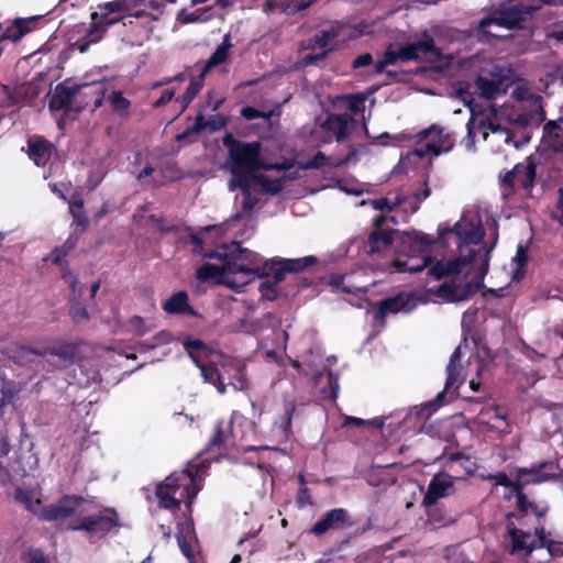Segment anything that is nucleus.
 Here are the masks:
<instances>
[{"instance_id":"obj_63","label":"nucleus","mask_w":563,"mask_h":563,"mask_svg":"<svg viewBox=\"0 0 563 563\" xmlns=\"http://www.w3.org/2000/svg\"><path fill=\"white\" fill-rule=\"evenodd\" d=\"M329 383L331 385V398H336V395H338V390H339V383H338V377L334 376L332 373L329 374Z\"/></svg>"},{"instance_id":"obj_34","label":"nucleus","mask_w":563,"mask_h":563,"mask_svg":"<svg viewBox=\"0 0 563 563\" xmlns=\"http://www.w3.org/2000/svg\"><path fill=\"white\" fill-rule=\"evenodd\" d=\"M460 347H456L455 351L452 353L450 362L446 366L448 377L445 382L444 391L450 390L455 384L462 383L461 372L455 365V362L460 358Z\"/></svg>"},{"instance_id":"obj_54","label":"nucleus","mask_w":563,"mask_h":563,"mask_svg":"<svg viewBox=\"0 0 563 563\" xmlns=\"http://www.w3.org/2000/svg\"><path fill=\"white\" fill-rule=\"evenodd\" d=\"M130 324L139 335H144L145 333L152 330V328L146 325L144 320L139 316H134L133 318H131Z\"/></svg>"},{"instance_id":"obj_15","label":"nucleus","mask_w":563,"mask_h":563,"mask_svg":"<svg viewBox=\"0 0 563 563\" xmlns=\"http://www.w3.org/2000/svg\"><path fill=\"white\" fill-rule=\"evenodd\" d=\"M366 152L367 148L365 146H355L353 144L349 146V152L345 154L338 152L325 156L322 152H318L306 166L308 168H335L343 165H355Z\"/></svg>"},{"instance_id":"obj_60","label":"nucleus","mask_w":563,"mask_h":563,"mask_svg":"<svg viewBox=\"0 0 563 563\" xmlns=\"http://www.w3.org/2000/svg\"><path fill=\"white\" fill-rule=\"evenodd\" d=\"M175 96V90L173 89H167L165 90L162 96L159 97V99H157L155 101V107H161V106H164L166 104L167 102H169Z\"/></svg>"},{"instance_id":"obj_6","label":"nucleus","mask_w":563,"mask_h":563,"mask_svg":"<svg viewBox=\"0 0 563 563\" xmlns=\"http://www.w3.org/2000/svg\"><path fill=\"white\" fill-rule=\"evenodd\" d=\"M245 365L242 361L217 355L206 367H202L201 376L206 383L214 385L219 394L227 391V385H231L235 390L246 388Z\"/></svg>"},{"instance_id":"obj_42","label":"nucleus","mask_w":563,"mask_h":563,"mask_svg":"<svg viewBox=\"0 0 563 563\" xmlns=\"http://www.w3.org/2000/svg\"><path fill=\"white\" fill-rule=\"evenodd\" d=\"M19 390L20 389L16 387V385L11 382H3L1 384L2 398L0 400V416L3 415V407L5 405L13 404Z\"/></svg>"},{"instance_id":"obj_49","label":"nucleus","mask_w":563,"mask_h":563,"mask_svg":"<svg viewBox=\"0 0 563 563\" xmlns=\"http://www.w3.org/2000/svg\"><path fill=\"white\" fill-rule=\"evenodd\" d=\"M178 545L180 548L181 553L188 559L191 560L195 555V541L187 542L183 534L177 536Z\"/></svg>"},{"instance_id":"obj_9","label":"nucleus","mask_w":563,"mask_h":563,"mask_svg":"<svg viewBox=\"0 0 563 563\" xmlns=\"http://www.w3.org/2000/svg\"><path fill=\"white\" fill-rule=\"evenodd\" d=\"M467 135L463 141L468 152H475V137L482 135L484 142L488 144L492 151L501 152L506 147H517V143L512 141V135L507 128H503L490 118L483 115H473L468 121Z\"/></svg>"},{"instance_id":"obj_43","label":"nucleus","mask_w":563,"mask_h":563,"mask_svg":"<svg viewBox=\"0 0 563 563\" xmlns=\"http://www.w3.org/2000/svg\"><path fill=\"white\" fill-rule=\"evenodd\" d=\"M544 134L549 140L553 139V141H551V145L554 148H560L563 146V130L559 124L554 122L547 123L544 125Z\"/></svg>"},{"instance_id":"obj_11","label":"nucleus","mask_w":563,"mask_h":563,"mask_svg":"<svg viewBox=\"0 0 563 563\" xmlns=\"http://www.w3.org/2000/svg\"><path fill=\"white\" fill-rule=\"evenodd\" d=\"M320 132L324 142L335 140L339 143L350 142L347 147L353 144L361 146L355 142L366 134L365 124H360L355 119L347 114L332 113L320 124Z\"/></svg>"},{"instance_id":"obj_40","label":"nucleus","mask_w":563,"mask_h":563,"mask_svg":"<svg viewBox=\"0 0 563 563\" xmlns=\"http://www.w3.org/2000/svg\"><path fill=\"white\" fill-rule=\"evenodd\" d=\"M345 30L346 27L344 26H331L330 29L323 30L321 34L316 37V44L320 48H325L333 38L341 36Z\"/></svg>"},{"instance_id":"obj_33","label":"nucleus","mask_w":563,"mask_h":563,"mask_svg":"<svg viewBox=\"0 0 563 563\" xmlns=\"http://www.w3.org/2000/svg\"><path fill=\"white\" fill-rule=\"evenodd\" d=\"M163 308L168 313H181L189 310L188 295L185 291H178L169 297L163 305Z\"/></svg>"},{"instance_id":"obj_7","label":"nucleus","mask_w":563,"mask_h":563,"mask_svg":"<svg viewBox=\"0 0 563 563\" xmlns=\"http://www.w3.org/2000/svg\"><path fill=\"white\" fill-rule=\"evenodd\" d=\"M199 492L196 479L188 471L175 472L156 486L155 495L162 508L178 510L181 501L188 507Z\"/></svg>"},{"instance_id":"obj_32","label":"nucleus","mask_w":563,"mask_h":563,"mask_svg":"<svg viewBox=\"0 0 563 563\" xmlns=\"http://www.w3.org/2000/svg\"><path fill=\"white\" fill-rule=\"evenodd\" d=\"M254 422L247 421L241 413L233 412L231 417V433L235 439H244L254 432Z\"/></svg>"},{"instance_id":"obj_39","label":"nucleus","mask_w":563,"mask_h":563,"mask_svg":"<svg viewBox=\"0 0 563 563\" xmlns=\"http://www.w3.org/2000/svg\"><path fill=\"white\" fill-rule=\"evenodd\" d=\"M32 22H33L32 20H25V19L15 20L14 24L11 27L7 29L5 37L13 42H18L26 33L30 32V25Z\"/></svg>"},{"instance_id":"obj_10","label":"nucleus","mask_w":563,"mask_h":563,"mask_svg":"<svg viewBox=\"0 0 563 563\" xmlns=\"http://www.w3.org/2000/svg\"><path fill=\"white\" fill-rule=\"evenodd\" d=\"M415 142L417 147L408 153V158L418 157L431 161L452 151L455 144V135L445 126L432 124L419 131L415 135Z\"/></svg>"},{"instance_id":"obj_23","label":"nucleus","mask_w":563,"mask_h":563,"mask_svg":"<svg viewBox=\"0 0 563 563\" xmlns=\"http://www.w3.org/2000/svg\"><path fill=\"white\" fill-rule=\"evenodd\" d=\"M416 306L417 299L411 294L401 292L395 297L383 300L375 312V318L384 319L390 313L410 312Z\"/></svg>"},{"instance_id":"obj_45","label":"nucleus","mask_w":563,"mask_h":563,"mask_svg":"<svg viewBox=\"0 0 563 563\" xmlns=\"http://www.w3.org/2000/svg\"><path fill=\"white\" fill-rule=\"evenodd\" d=\"M305 8H306V4H303V3L298 4V5H291V4L278 3L276 0H267L265 3V7H264L266 12L274 11V10L278 9L288 14H294L295 12H297L301 9H305Z\"/></svg>"},{"instance_id":"obj_14","label":"nucleus","mask_w":563,"mask_h":563,"mask_svg":"<svg viewBox=\"0 0 563 563\" xmlns=\"http://www.w3.org/2000/svg\"><path fill=\"white\" fill-rule=\"evenodd\" d=\"M247 268L236 262L227 261L223 265L205 264L197 271L198 279L202 282H213L224 284L231 288H239L244 285V280H239L238 272H250Z\"/></svg>"},{"instance_id":"obj_55","label":"nucleus","mask_w":563,"mask_h":563,"mask_svg":"<svg viewBox=\"0 0 563 563\" xmlns=\"http://www.w3.org/2000/svg\"><path fill=\"white\" fill-rule=\"evenodd\" d=\"M552 217L563 225V188L560 189V196L555 209L552 211Z\"/></svg>"},{"instance_id":"obj_37","label":"nucleus","mask_w":563,"mask_h":563,"mask_svg":"<svg viewBox=\"0 0 563 563\" xmlns=\"http://www.w3.org/2000/svg\"><path fill=\"white\" fill-rule=\"evenodd\" d=\"M11 357L22 365H29L42 358V352H37L26 346H18L12 350Z\"/></svg>"},{"instance_id":"obj_8","label":"nucleus","mask_w":563,"mask_h":563,"mask_svg":"<svg viewBox=\"0 0 563 563\" xmlns=\"http://www.w3.org/2000/svg\"><path fill=\"white\" fill-rule=\"evenodd\" d=\"M486 74H481L475 82L471 86L470 103L477 100L487 102L493 114H497V100L505 96L510 85V70L500 65H492Z\"/></svg>"},{"instance_id":"obj_59","label":"nucleus","mask_w":563,"mask_h":563,"mask_svg":"<svg viewBox=\"0 0 563 563\" xmlns=\"http://www.w3.org/2000/svg\"><path fill=\"white\" fill-rule=\"evenodd\" d=\"M172 340L173 338L167 331H161L153 338V342L154 344H157V346L167 344L172 342Z\"/></svg>"},{"instance_id":"obj_16","label":"nucleus","mask_w":563,"mask_h":563,"mask_svg":"<svg viewBox=\"0 0 563 563\" xmlns=\"http://www.w3.org/2000/svg\"><path fill=\"white\" fill-rule=\"evenodd\" d=\"M493 478L496 482V488L494 492H498V487L501 486L505 490L517 493V507L522 517L534 516L537 518H541L547 514L548 506L536 505L528 501L526 496L519 490L518 486L509 481L505 473H497Z\"/></svg>"},{"instance_id":"obj_50","label":"nucleus","mask_w":563,"mask_h":563,"mask_svg":"<svg viewBox=\"0 0 563 563\" xmlns=\"http://www.w3.org/2000/svg\"><path fill=\"white\" fill-rule=\"evenodd\" d=\"M109 102L111 107L117 111H123L129 106L128 100L122 96L120 91H113L109 97Z\"/></svg>"},{"instance_id":"obj_57","label":"nucleus","mask_w":563,"mask_h":563,"mask_svg":"<svg viewBox=\"0 0 563 563\" xmlns=\"http://www.w3.org/2000/svg\"><path fill=\"white\" fill-rule=\"evenodd\" d=\"M241 114L247 120H253L256 118H268V114L260 112L258 110H256L252 107L243 108L241 111Z\"/></svg>"},{"instance_id":"obj_64","label":"nucleus","mask_w":563,"mask_h":563,"mask_svg":"<svg viewBox=\"0 0 563 563\" xmlns=\"http://www.w3.org/2000/svg\"><path fill=\"white\" fill-rule=\"evenodd\" d=\"M212 444L220 445L225 442L223 432L220 430V426L217 427L216 434L212 437Z\"/></svg>"},{"instance_id":"obj_3","label":"nucleus","mask_w":563,"mask_h":563,"mask_svg":"<svg viewBox=\"0 0 563 563\" xmlns=\"http://www.w3.org/2000/svg\"><path fill=\"white\" fill-rule=\"evenodd\" d=\"M223 144L229 150L228 166L232 174L229 181V189L235 190L236 187H247V180L252 176H263L258 169L284 172L292 167L290 162L280 164H264L261 161V145L258 142H240L231 134L223 137Z\"/></svg>"},{"instance_id":"obj_17","label":"nucleus","mask_w":563,"mask_h":563,"mask_svg":"<svg viewBox=\"0 0 563 563\" xmlns=\"http://www.w3.org/2000/svg\"><path fill=\"white\" fill-rule=\"evenodd\" d=\"M243 192L242 208L244 211H251L257 203V198L253 196L255 191L277 194L282 189L279 179H269L265 176H252L247 180V187H239Z\"/></svg>"},{"instance_id":"obj_52","label":"nucleus","mask_w":563,"mask_h":563,"mask_svg":"<svg viewBox=\"0 0 563 563\" xmlns=\"http://www.w3.org/2000/svg\"><path fill=\"white\" fill-rule=\"evenodd\" d=\"M367 99V96L364 93H358L351 96L349 98V108L352 112L363 111L364 102Z\"/></svg>"},{"instance_id":"obj_53","label":"nucleus","mask_w":563,"mask_h":563,"mask_svg":"<svg viewBox=\"0 0 563 563\" xmlns=\"http://www.w3.org/2000/svg\"><path fill=\"white\" fill-rule=\"evenodd\" d=\"M25 563H48L44 554L38 550H29L23 555Z\"/></svg>"},{"instance_id":"obj_31","label":"nucleus","mask_w":563,"mask_h":563,"mask_svg":"<svg viewBox=\"0 0 563 563\" xmlns=\"http://www.w3.org/2000/svg\"><path fill=\"white\" fill-rule=\"evenodd\" d=\"M232 47L231 37L229 34H225L222 43L217 47L214 53L207 60L201 74L206 76L210 68L219 66L227 62L229 58L230 48Z\"/></svg>"},{"instance_id":"obj_61","label":"nucleus","mask_w":563,"mask_h":563,"mask_svg":"<svg viewBox=\"0 0 563 563\" xmlns=\"http://www.w3.org/2000/svg\"><path fill=\"white\" fill-rule=\"evenodd\" d=\"M327 54V51H323L321 53H318V54H308L306 55L302 60H301V65L302 66H306V65H310L312 63H316L320 59H322Z\"/></svg>"},{"instance_id":"obj_22","label":"nucleus","mask_w":563,"mask_h":563,"mask_svg":"<svg viewBox=\"0 0 563 563\" xmlns=\"http://www.w3.org/2000/svg\"><path fill=\"white\" fill-rule=\"evenodd\" d=\"M238 254L235 261L238 264H242L247 268H252L250 272H238L236 276L239 280H244V285L251 279L254 274L268 275L267 263H263V258L257 254L249 250H242L236 246Z\"/></svg>"},{"instance_id":"obj_62","label":"nucleus","mask_w":563,"mask_h":563,"mask_svg":"<svg viewBox=\"0 0 563 563\" xmlns=\"http://www.w3.org/2000/svg\"><path fill=\"white\" fill-rule=\"evenodd\" d=\"M385 63H388L389 65L395 64L398 59L401 60L399 56V49L394 51L391 48H388L384 56Z\"/></svg>"},{"instance_id":"obj_5","label":"nucleus","mask_w":563,"mask_h":563,"mask_svg":"<svg viewBox=\"0 0 563 563\" xmlns=\"http://www.w3.org/2000/svg\"><path fill=\"white\" fill-rule=\"evenodd\" d=\"M511 98L515 104L508 108L500 106V114L507 117L510 122L525 126L538 124L543 120L541 97L533 92L525 81H517L511 89Z\"/></svg>"},{"instance_id":"obj_19","label":"nucleus","mask_w":563,"mask_h":563,"mask_svg":"<svg viewBox=\"0 0 563 563\" xmlns=\"http://www.w3.org/2000/svg\"><path fill=\"white\" fill-rule=\"evenodd\" d=\"M440 51L434 46L432 37L424 34L419 41L409 43L399 48L401 60L427 59L435 60Z\"/></svg>"},{"instance_id":"obj_41","label":"nucleus","mask_w":563,"mask_h":563,"mask_svg":"<svg viewBox=\"0 0 563 563\" xmlns=\"http://www.w3.org/2000/svg\"><path fill=\"white\" fill-rule=\"evenodd\" d=\"M295 411V402L287 401L284 408V416L275 422L276 427L280 429V431L288 435L291 429V418Z\"/></svg>"},{"instance_id":"obj_2","label":"nucleus","mask_w":563,"mask_h":563,"mask_svg":"<svg viewBox=\"0 0 563 563\" xmlns=\"http://www.w3.org/2000/svg\"><path fill=\"white\" fill-rule=\"evenodd\" d=\"M15 498L44 520H58L76 515L78 523L69 526L71 530L103 534L117 525V514L113 510L100 509L95 503L78 496H65L48 507H42L40 498L29 490L16 489Z\"/></svg>"},{"instance_id":"obj_46","label":"nucleus","mask_w":563,"mask_h":563,"mask_svg":"<svg viewBox=\"0 0 563 563\" xmlns=\"http://www.w3.org/2000/svg\"><path fill=\"white\" fill-rule=\"evenodd\" d=\"M526 247L522 245H519L517 249L516 256L514 257L512 262L516 265V271L514 273V278L519 279L522 276L521 269L525 267L527 262V254H526Z\"/></svg>"},{"instance_id":"obj_21","label":"nucleus","mask_w":563,"mask_h":563,"mask_svg":"<svg viewBox=\"0 0 563 563\" xmlns=\"http://www.w3.org/2000/svg\"><path fill=\"white\" fill-rule=\"evenodd\" d=\"M385 221L384 216H379L374 220V230L371 232L365 244V251L368 254H376L387 250L394 242L395 232L383 229Z\"/></svg>"},{"instance_id":"obj_18","label":"nucleus","mask_w":563,"mask_h":563,"mask_svg":"<svg viewBox=\"0 0 563 563\" xmlns=\"http://www.w3.org/2000/svg\"><path fill=\"white\" fill-rule=\"evenodd\" d=\"M536 176L533 164H517L511 172L505 175L501 180L504 188L503 195L508 197L512 189L525 188L528 189L532 186Z\"/></svg>"},{"instance_id":"obj_26","label":"nucleus","mask_w":563,"mask_h":563,"mask_svg":"<svg viewBox=\"0 0 563 563\" xmlns=\"http://www.w3.org/2000/svg\"><path fill=\"white\" fill-rule=\"evenodd\" d=\"M316 258L313 256H305L301 258H284L278 261H272L273 265H278V267H272L273 269V282L274 284H278L284 279L285 272L297 273L309 265L313 264Z\"/></svg>"},{"instance_id":"obj_1","label":"nucleus","mask_w":563,"mask_h":563,"mask_svg":"<svg viewBox=\"0 0 563 563\" xmlns=\"http://www.w3.org/2000/svg\"><path fill=\"white\" fill-rule=\"evenodd\" d=\"M451 233L456 238L457 255L431 266L429 275L434 278L449 275L461 280L460 284H443L437 291L446 301L459 302L468 299L482 287L495 242L490 246L483 242V222L477 211L465 212Z\"/></svg>"},{"instance_id":"obj_38","label":"nucleus","mask_w":563,"mask_h":563,"mask_svg":"<svg viewBox=\"0 0 563 563\" xmlns=\"http://www.w3.org/2000/svg\"><path fill=\"white\" fill-rule=\"evenodd\" d=\"M406 201V197L401 194H397L394 198H379L371 200L368 203L375 209L379 211H393L398 206L402 205Z\"/></svg>"},{"instance_id":"obj_13","label":"nucleus","mask_w":563,"mask_h":563,"mask_svg":"<svg viewBox=\"0 0 563 563\" xmlns=\"http://www.w3.org/2000/svg\"><path fill=\"white\" fill-rule=\"evenodd\" d=\"M432 240L430 236L426 234L419 233H406L402 235V244L404 247L400 252L407 253L408 258L395 260L393 262V266L398 272H410L416 273L423 269L429 262V258L426 255L416 256L417 254L423 253L427 246L431 244Z\"/></svg>"},{"instance_id":"obj_48","label":"nucleus","mask_w":563,"mask_h":563,"mask_svg":"<svg viewBox=\"0 0 563 563\" xmlns=\"http://www.w3.org/2000/svg\"><path fill=\"white\" fill-rule=\"evenodd\" d=\"M92 21H93V26L90 30V32L87 34V38H88L89 43L99 42L104 33L106 27L108 26L106 24H101L99 19L92 20Z\"/></svg>"},{"instance_id":"obj_35","label":"nucleus","mask_w":563,"mask_h":563,"mask_svg":"<svg viewBox=\"0 0 563 563\" xmlns=\"http://www.w3.org/2000/svg\"><path fill=\"white\" fill-rule=\"evenodd\" d=\"M203 78L205 75L200 73L198 77L190 81L186 92L181 97L177 98V102H179L181 111H184L199 93L203 85Z\"/></svg>"},{"instance_id":"obj_51","label":"nucleus","mask_w":563,"mask_h":563,"mask_svg":"<svg viewBox=\"0 0 563 563\" xmlns=\"http://www.w3.org/2000/svg\"><path fill=\"white\" fill-rule=\"evenodd\" d=\"M275 286H276V284H274L269 280L263 282L258 288L260 292L262 295V298L267 299V300L275 299L276 295H277Z\"/></svg>"},{"instance_id":"obj_58","label":"nucleus","mask_w":563,"mask_h":563,"mask_svg":"<svg viewBox=\"0 0 563 563\" xmlns=\"http://www.w3.org/2000/svg\"><path fill=\"white\" fill-rule=\"evenodd\" d=\"M373 63L372 55L369 53H365L356 57L352 64L353 68H361L364 66H368Z\"/></svg>"},{"instance_id":"obj_29","label":"nucleus","mask_w":563,"mask_h":563,"mask_svg":"<svg viewBox=\"0 0 563 563\" xmlns=\"http://www.w3.org/2000/svg\"><path fill=\"white\" fill-rule=\"evenodd\" d=\"M53 146L41 136H33L27 142V155L36 166H44L52 155Z\"/></svg>"},{"instance_id":"obj_12","label":"nucleus","mask_w":563,"mask_h":563,"mask_svg":"<svg viewBox=\"0 0 563 563\" xmlns=\"http://www.w3.org/2000/svg\"><path fill=\"white\" fill-rule=\"evenodd\" d=\"M506 518L508 520L507 533L510 540V552L512 554L527 555L533 549L544 547L549 543V539L542 528H536L532 534L516 527L512 521L514 518H518L520 525H523L521 520L526 518L522 517L519 511L518 515L509 512Z\"/></svg>"},{"instance_id":"obj_4","label":"nucleus","mask_w":563,"mask_h":563,"mask_svg":"<svg viewBox=\"0 0 563 563\" xmlns=\"http://www.w3.org/2000/svg\"><path fill=\"white\" fill-rule=\"evenodd\" d=\"M104 86L102 82H85L80 86L58 85L49 100L52 111L64 110L66 113L80 111L91 106L96 110L102 104Z\"/></svg>"},{"instance_id":"obj_47","label":"nucleus","mask_w":563,"mask_h":563,"mask_svg":"<svg viewBox=\"0 0 563 563\" xmlns=\"http://www.w3.org/2000/svg\"><path fill=\"white\" fill-rule=\"evenodd\" d=\"M74 247H75L74 242L68 240L63 246L56 247L51 253V255H49L51 261L54 264H59L62 262L63 257H65L67 255V253L70 252Z\"/></svg>"},{"instance_id":"obj_56","label":"nucleus","mask_w":563,"mask_h":563,"mask_svg":"<svg viewBox=\"0 0 563 563\" xmlns=\"http://www.w3.org/2000/svg\"><path fill=\"white\" fill-rule=\"evenodd\" d=\"M70 313L76 322H80L88 319V312L85 307L76 305L71 308Z\"/></svg>"},{"instance_id":"obj_30","label":"nucleus","mask_w":563,"mask_h":563,"mask_svg":"<svg viewBox=\"0 0 563 563\" xmlns=\"http://www.w3.org/2000/svg\"><path fill=\"white\" fill-rule=\"evenodd\" d=\"M184 347L187 351L191 361L200 368L201 372L202 367H206L208 365L206 358H209L210 362L211 360H214L217 356L200 340H187L184 342Z\"/></svg>"},{"instance_id":"obj_27","label":"nucleus","mask_w":563,"mask_h":563,"mask_svg":"<svg viewBox=\"0 0 563 563\" xmlns=\"http://www.w3.org/2000/svg\"><path fill=\"white\" fill-rule=\"evenodd\" d=\"M132 4L128 0H113L102 4H99L97 11L91 14L92 20H100L101 24L111 25L119 19H110V14H122L129 11Z\"/></svg>"},{"instance_id":"obj_36","label":"nucleus","mask_w":563,"mask_h":563,"mask_svg":"<svg viewBox=\"0 0 563 563\" xmlns=\"http://www.w3.org/2000/svg\"><path fill=\"white\" fill-rule=\"evenodd\" d=\"M551 476L540 468H520L518 479L521 484H539L550 479Z\"/></svg>"},{"instance_id":"obj_28","label":"nucleus","mask_w":563,"mask_h":563,"mask_svg":"<svg viewBox=\"0 0 563 563\" xmlns=\"http://www.w3.org/2000/svg\"><path fill=\"white\" fill-rule=\"evenodd\" d=\"M42 358L58 368L69 367L75 358V347L69 344L42 351Z\"/></svg>"},{"instance_id":"obj_44","label":"nucleus","mask_w":563,"mask_h":563,"mask_svg":"<svg viewBox=\"0 0 563 563\" xmlns=\"http://www.w3.org/2000/svg\"><path fill=\"white\" fill-rule=\"evenodd\" d=\"M81 373L86 376V379H78L80 385H89L91 383H97L100 379L99 372L95 368V364L90 361H85L80 365Z\"/></svg>"},{"instance_id":"obj_20","label":"nucleus","mask_w":563,"mask_h":563,"mask_svg":"<svg viewBox=\"0 0 563 563\" xmlns=\"http://www.w3.org/2000/svg\"><path fill=\"white\" fill-rule=\"evenodd\" d=\"M520 19L516 14L496 12L492 16L485 18L479 23V31L495 37H503L500 30H511L518 26Z\"/></svg>"},{"instance_id":"obj_25","label":"nucleus","mask_w":563,"mask_h":563,"mask_svg":"<svg viewBox=\"0 0 563 563\" xmlns=\"http://www.w3.org/2000/svg\"><path fill=\"white\" fill-rule=\"evenodd\" d=\"M351 526L349 522L347 512L342 508H336L328 511L311 529L317 534H323L329 530L343 529Z\"/></svg>"},{"instance_id":"obj_24","label":"nucleus","mask_w":563,"mask_h":563,"mask_svg":"<svg viewBox=\"0 0 563 563\" xmlns=\"http://www.w3.org/2000/svg\"><path fill=\"white\" fill-rule=\"evenodd\" d=\"M454 492V478L445 473L437 474L430 482L423 497V505H434L440 498L450 496Z\"/></svg>"}]
</instances>
